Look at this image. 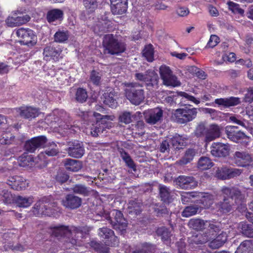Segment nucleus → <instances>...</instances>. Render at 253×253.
Returning <instances> with one entry per match:
<instances>
[{
  "label": "nucleus",
  "mask_w": 253,
  "mask_h": 253,
  "mask_svg": "<svg viewBox=\"0 0 253 253\" xmlns=\"http://www.w3.org/2000/svg\"><path fill=\"white\" fill-rule=\"evenodd\" d=\"M66 115V113L63 110H59L58 109L55 110L53 111L52 114L49 115L46 119V120H49L50 119H52V117H54L53 119L54 121H51V123L52 124V126H53L54 123L58 122L59 123L62 121V118L64 117Z\"/></svg>",
  "instance_id": "obj_36"
},
{
  "label": "nucleus",
  "mask_w": 253,
  "mask_h": 253,
  "mask_svg": "<svg viewBox=\"0 0 253 253\" xmlns=\"http://www.w3.org/2000/svg\"><path fill=\"white\" fill-rule=\"evenodd\" d=\"M228 5L229 8L234 13H239L241 15H243L244 13V10L240 7L239 4L235 2L229 1L228 2Z\"/></svg>",
  "instance_id": "obj_59"
},
{
  "label": "nucleus",
  "mask_w": 253,
  "mask_h": 253,
  "mask_svg": "<svg viewBox=\"0 0 253 253\" xmlns=\"http://www.w3.org/2000/svg\"><path fill=\"white\" fill-rule=\"evenodd\" d=\"M72 146L68 148V154L71 157L76 158H81L84 153L83 144L79 141H74Z\"/></svg>",
  "instance_id": "obj_24"
},
{
  "label": "nucleus",
  "mask_w": 253,
  "mask_h": 253,
  "mask_svg": "<svg viewBox=\"0 0 253 253\" xmlns=\"http://www.w3.org/2000/svg\"><path fill=\"white\" fill-rule=\"evenodd\" d=\"M125 94L127 99L133 104L138 105L145 98L144 90L135 86L132 83L126 84Z\"/></svg>",
  "instance_id": "obj_6"
},
{
  "label": "nucleus",
  "mask_w": 253,
  "mask_h": 253,
  "mask_svg": "<svg viewBox=\"0 0 253 253\" xmlns=\"http://www.w3.org/2000/svg\"><path fill=\"white\" fill-rule=\"evenodd\" d=\"M111 10L114 14H122L127 8V0H110Z\"/></svg>",
  "instance_id": "obj_20"
},
{
  "label": "nucleus",
  "mask_w": 253,
  "mask_h": 253,
  "mask_svg": "<svg viewBox=\"0 0 253 253\" xmlns=\"http://www.w3.org/2000/svg\"><path fill=\"white\" fill-rule=\"evenodd\" d=\"M76 98L78 101L83 102L86 100L87 98V92L85 89L80 88L76 92Z\"/></svg>",
  "instance_id": "obj_58"
},
{
  "label": "nucleus",
  "mask_w": 253,
  "mask_h": 253,
  "mask_svg": "<svg viewBox=\"0 0 253 253\" xmlns=\"http://www.w3.org/2000/svg\"><path fill=\"white\" fill-rule=\"evenodd\" d=\"M239 229L244 235L252 237L253 236V233L251 231V226L245 222H242L239 224Z\"/></svg>",
  "instance_id": "obj_48"
},
{
  "label": "nucleus",
  "mask_w": 253,
  "mask_h": 253,
  "mask_svg": "<svg viewBox=\"0 0 253 253\" xmlns=\"http://www.w3.org/2000/svg\"><path fill=\"white\" fill-rule=\"evenodd\" d=\"M115 92L113 90L109 92H105L102 97V100L106 105L112 108H116L118 106V103L115 99Z\"/></svg>",
  "instance_id": "obj_28"
},
{
  "label": "nucleus",
  "mask_w": 253,
  "mask_h": 253,
  "mask_svg": "<svg viewBox=\"0 0 253 253\" xmlns=\"http://www.w3.org/2000/svg\"><path fill=\"white\" fill-rule=\"evenodd\" d=\"M7 184L13 189L21 190L26 189L29 185L28 182L23 177L18 176H9Z\"/></svg>",
  "instance_id": "obj_15"
},
{
  "label": "nucleus",
  "mask_w": 253,
  "mask_h": 253,
  "mask_svg": "<svg viewBox=\"0 0 253 253\" xmlns=\"http://www.w3.org/2000/svg\"><path fill=\"white\" fill-rule=\"evenodd\" d=\"M186 139L178 134H175L171 138L170 144L174 149H179L185 145Z\"/></svg>",
  "instance_id": "obj_35"
},
{
  "label": "nucleus",
  "mask_w": 253,
  "mask_h": 253,
  "mask_svg": "<svg viewBox=\"0 0 253 253\" xmlns=\"http://www.w3.org/2000/svg\"><path fill=\"white\" fill-rule=\"evenodd\" d=\"M196 154V151L193 149H189L185 152L184 156L180 160L181 164H186L192 161Z\"/></svg>",
  "instance_id": "obj_46"
},
{
  "label": "nucleus",
  "mask_w": 253,
  "mask_h": 253,
  "mask_svg": "<svg viewBox=\"0 0 253 253\" xmlns=\"http://www.w3.org/2000/svg\"><path fill=\"white\" fill-rule=\"evenodd\" d=\"M17 13H20L18 11L14 12L6 19L5 23L7 26L10 27L19 26L26 23L30 20L29 15L19 16L17 15Z\"/></svg>",
  "instance_id": "obj_12"
},
{
  "label": "nucleus",
  "mask_w": 253,
  "mask_h": 253,
  "mask_svg": "<svg viewBox=\"0 0 253 253\" xmlns=\"http://www.w3.org/2000/svg\"><path fill=\"white\" fill-rule=\"evenodd\" d=\"M222 192L223 194L224 202L216 205V209L218 212L224 213L230 211L232 206L229 203L231 202L230 200L232 201L234 200L240 211L243 212L246 211L247 209L244 204L243 196L237 189L224 187L222 188Z\"/></svg>",
  "instance_id": "obj_1"
},
{
  "label": "nucleus",
  "mask_w": 253,
  "mask_h": 253,
  "mask_svg": "<svg viewBox=\"0 0 253 253\" xmlns=\"http://www.w3.org/2000/svg\"><path fill=\"white\" fill-rule=\"evenodd\" d=\"M197 194L194 192H182L181 194V201L183 204H186L193 202L192 199L197 197Z\"/></svg>",
  "instance_id": "obj_54"
},
{
  "label": "nucleus",
  "mask_w": 253,
  "mask_h": 253,
  "mask_svg": "<svg viewBox=\"0 0 253 253\" xmlns=\"http://www.w3.org/2000/svg\"><path fill=\"white\" fill-rule=\"evenodd\" d=\"M99 236L105 239H109L110 242L109 244L112 246L118 245V238L114 235L113 231L106 227L99 228L98 230Z\"/></svg>",
  "instance_id": "obj_21"
},
{
  "label": "nucleus",
  "mask_w": 253,
  "mask_h": 253,
  "mask_svg": "<svg viewBox=\"0 0 253 253\" xmlns=\"http://www.w3.org/2000/svg\"><path fill=\"white\" fill-rule=\"evenodd\" d=\"M92 245L94 246V249L98 253H108L109 248L107 247L104 246L103 245L96 243H92Z\"/></svg>",
  "instance_id": "obj_62"
},
{
  "label": "nucleus",
  "mask_w": 253,
  "mask_h": 253,
  "mask_svg": "<svg viewBox=\"0 0 253 253\" xmlns=\"http://www.w3.org/2000/svg\"><path fill=\"white\" fill-rule=\"evenodd\" d=\"M160 194L162 200L165 202H169L170 199V192L165 186H160Z\"/></svg>",
  "instance_id": "obj_50"
},
{
  "label": "nucleus",
  "mask_w": 253,
  "mask_h": 253,
  "mask_svg": "<svg viewBox=\"0 0 253 253\" xmlns=\"http://www.w3.org/2000/svg\"><path fill=\"white\" fill-rule=\"evenodd\" d=\"M21 117L25 118H36L39 116V111L31 107H23L16 110Z\"/></svg>",
  "instance_id": "obj_27"
},
{
  "label": "nucleus",
  "mask_w": 253,
  "mask_h": 253,
  "mask_svg": "<svg viewBox=\"0 0 253 253\" xmlns=\"http://www.w3.org/2000/svg\"><path fill=\"white\" fill-rule=\"evenodd\" d=\"M63 15V11L58 9H53L49 11L47 14V20L49 22L61 20Z\"/></svg>",
  "instance_id": "obj_34"
},
{
  "label": "nucleus",
  "mask_w": 253,
  "mask_h": 253,
  "mask_svg": "<svg viewBox=\"0 0 253 253\" xmlns=\"http://www.w3.org/2000/svg\"><path fill=\"white\" fill-rule=\"evenodd\" d=\"M61 51L52 46L46 47L43 51L44 59L45 60H57L59 59Z\"/></svg>",
  "instance_id": "obj_26"
},
{
  "label": "nucleus",
  "mask_w": 253,
  "mask_h": 253,
  "mask_svg": "<svg viewBox=\"0 0 253 253\" xmlns=\"http://www.w3.org/2000/svg\"><path fill=\"white\" fill-rule=\"evenodd\" d=\"M121 155L122 159L125 162L127 166L130 168L133 169L134 170H135V166L131 159L130 157L125 151H122L121 152Z\"/></svg>",
  "instance_id": "obj_55"
},
{
  "label": "nucleus",
  "mask_w": 253,
  "mask_h": 253,
  "mask_svg": "<svg viewBox=\"0 0 253 253\" xmlns=\"http://www.w3.org/2000/svg\"><path fill=\"white\" fill-rule=\"evenodd\" d=\"M209 240L210 239L206 235L203 236L201 234L193 235L189 239V243L192 245L203 244Z\"/></svg>",
  "instance_id": "obj_39"
},
{
  "label": "nucleus",
  "mask_w": 253,
  "mask_h": 253,
  "mask_svg": "<svg viewBox=\"0 0 253 253\" xmlns=\"http://www.w3.org/2000/svg\"><path fill=\"white\" fill-rule=\"evenodd\" d=\"M73 191L76 193L84 195H87L88 193V191L85 186L80 185H75L73 188Z\"/></svg>",
  "instance_id": "obj_61"
},
{
  "label": "nucleus",
  "mask_w": 253,
  "mask_h": 253,
  "mask_svg": "<svg viewBox=\"0 0 253 253\" xmlns=\"http://www.w3.org/2000/svg\"><path fill=\"white\" fill-rule=\"evenodd\" d=\"M159 73L163 82L170 75L172 72L169 66L163 65L160 66L159 68Z\"/></svg>",
  "instance_id": "obj_52"
},
{
  "label": "nucleus",
  "mask_w": 253,
  "mask_h": 253,
  "mask_svg": "<svg viewBox=\"0 0 253 253\" xmlns=\"http://www.w3.org/2000/svg\"><path fill=\"white\" fill-rule=\"evenodd\" d=\"M109 23V21L100 22L98 24H97L94 27V32L96 33H99V32L105 31L106 29H108Z\"/></svg>",
  "instance_id": "obj_60"
},
{
  "label": "nucleus",
  "mask_w": 253,
  "mask_h": 253,
  "mask_svg": "<svg viewBox=\"0 0 253 253\" xmlns=\"http://www.w3.org/2000/svg\"><path fill=\"white\" fill-rule=\"evenodd\" d=\"M14 200L12 195L7 190L0 189V201H2L5 204L11 203Z\"/></svg>",
  "instance_id": "obj_40"
},
{
  "label": "nucleus",
  "mask_w": 253,
  "mask_h": 253,
  "mask_svg": "<svg viewBox=\"0 0 253 253\" xmlns=\"http://www.w3.org/2000/svg\"><path fill=\"white\" fill-rule=\"evenodd\" d=\"M198 208L194 206L187 207L183 211L182 215L183 217H188L195 215L198 211Z\"/></svg>",
  "instance_id": "obj_56"
},
{
  "label": "nucleus",
  "mask_w": 253,
  "mask_h": 253,
  "mask_svg": "<svg viewBox=\"0 0 253 253\" xmlns=\"http://www.w3.org/2000/svg\"><path fill=\"white\" fill-rule=\"evenodd\" d=\"M54 40L57 42H64L69 38V34L67 31H58L54 35Z\"/></svg>",
  "instance_id": "obj_45"
},
{
  "label": "nucleus",
  "mask_w": 253,
  "mask_h": 253,
  "mask_svg": "<svg viewBox=\"0 0 253 253\" xmlns=\"http://www.w3.org/2000/svg\"><path fill=\"white\" fill-rule=\"evenodd\" d=\"M178 96L182 97L183 98L187 99L188 101H190L195 104H199L200 103L199 99L196 98L194 96L189 94L188 93L183 92L179 91L177 92Z\"/></svg>",
  "instance_id": "obj_57"
},
{
  "label": "nucleus",
  "mask_w": 253,
  "mask_h": 253,
  "mask_svg": "<svg viewBox=\"0 0 253 253\" xmlns=\"http://www.w3.org/2000/svg\"><path fill=\"white\" fill-rule=\"evenodd\" d=\"M115 116L113 115L102 116L101 114L95 112H86L84 115V119L85 121L90 120L96 121L95 124L92 123L91 126H89V129L86 128V133H89L94 137L97 136L99 134L103 133L106 128H110L113 126L112 123L115 120Z\"/></svg>",
  "instance_id": "obj_2"
},
{
  "label": "nucleus",
  "mask_w": 253,
  "mask_h": 253,
  "mask_svg": "<svg viewBox=\"0 0 253 253\" xmlns=\"http://www.w3.org/2000/svg\"><path fill=\"white\" fill-rule=\"evenodd\" d=\"M237 126H227L225 128L228 138L234 142L243 143L245 146L250 142L249 137L244 132L237 131Z\"/></svg>",
  "instance_id": "obj_9"
},
{
  "label": "nucleus",
  "mask_w": 253,
  "mask_h": 253,
  "mask_svg": "<svg viewBox=\"0 0 253 253\" xmlns=\"http://www.w3.org/2000/svg\"><path fill=\"white\" fill-rule=\"evenodd\" d=\"M136 114L139 115L140 113L139 112H137L134 116H132L129 112H123L119 117L120 121L126 124H129L131 122L132 118H133L134 119H135Z\"/></svg>",
  "instance_id": "obj_44"
},
{
  "label": "nucleus",
  "mask_w": 253,
  "mask_h": 253,
  "mask_svg": "<svg viewBox=\"0 0 253 253\" xmlns=\"http://www.w3.org/2000/svg\"><path fill=\"white\" fill-rule=\"evenodd\" d=\"M103 46L105 52L111 54H119L123 52L125 49L124 44L119 42L112 34L104 36Z\"/></svg>",
  "instance_id": "obj_5"
},
{
  "label": "nucleus",
  "mask_w": 253,
  "mask_h": 253,
  "mask_svg": "<svg viewBox=\"0 0 253 253\" xmlns=\"http://www.w3.org/2000/svg\"><path fill=\"white\" fill-rule=\"evenodd\" d=\"M112 215H115L114 220L111 219L110 216L106 215V218L110 221V223L116 230L123 231L125 230L127 226L126 220L123 217V213L118 211H113Z\"/></svg>",
  "instance_id": "obj_10"
},
{
  "label": "nucleus",
  "mask_w": 253,
  "mask_h": 253,
  "mask_svg": "<svg viewBox=\"0 0 253 253\" xmlns=\"http://www.w3.org/2000/svg\"><path fill=\"white\" fill-rule=\"evenodd\" d=\"M189 225L195 230H200L205 228V223L200 219H192L189 222Z\"/></svg>",
  "instance_id": "obj_43"
},
{
  "label": "nucleus",
  "mask_w": 253,
  "mask_h": 253,
  "mask_svg": "<svg viewBox=\"0 0 253 253\" xmlns=\"http://www.w3.org/2000/svg\"><path fill=\"white\" fill-rule=\"evenodd\" d=\"M30 14L32 17H34L35 19H39V18L42 17L44 15V12L42 10L38 9H32Z\"/></svg>",
  "instance_id": "obj_64"
},
{
  "label": "nucleus",
  "mask_w": 253,
  "mask_h": 253,
  "mask_svg": "<svg viewBox=\"0 0 253 253\" xmlns=\"http://www.w3.org/2000/svg\"><path fill=\"white\" fill-rule=\"evenodd\" d=\"M226 233L222 232L209 243V246L212 249H217L221 247L227 240Z\"/></svg>",
  "instance_id": "obj_30"
},
{
  "label": "nucleus",
  "mask_w": 253,
  "mask_h": 253,
  "mask_svg": "<svg viewBox=\"0 0 253 253\" xmlns=\"http://www.w3.org/2000/svg\"><path fill=\"white\" fill-rule=\"evenodd\" d=\"M230 148L228 144L213 143L211 148V152L215 157H225L228 155Z\"/></svg>",
  "instance_id": "obj_17"
},
{
  "label": "nucleus",
  "mask_w": 253,
  "mask_h": 253,
  "mask_svg": "<svg viewBox=\"0 0 253 253\" xmlns=\"http://www.w3.org/2000/svg\"><path fill=\"white\" fill-rule=\"evenodd\" d=\"M163 114L162 110L159 108L148 110L144 113L146 122L150 124H155L160 121Z\"/></svg>",
  "instance_id": "obj_14"
},
{
  "label": "nucleus",
  "mask_w": 253,
  "mask_h": 253,
  "mask_svg": "<svg viewBox=\"0 0 253 253\" xmlns=\"http://www.w3.org/2000/svg\"><path fill=\"white\" fill-rule=\"evenodd\" d=\"M59 124V127L60 128L58 130L61 131V133H68L69 132H72L71 128H72V126H71V128L69 127L70 126L69 125L65 124L64 122L62 121H61Z\"/></svg>",
  "instance_id": "obj_63"
},
{
  "label": "nucleus",
  "mask_w": 253,
  "mask_h": 253,
  "mask_svg": "<svg viewBox=\"0 0 253 253\" xmlns=\"http://www.w3.org/2000/svg\"><path fill=\"white\" fill-rule=\"evenodd\" d=\"M15 32L17 37L20 39V43L23 45L32 47L36 44L37 37L33 30L21 28L16 30Z\"/></svg>",
  "instance_id": "obj_7"
},
{
  "label": "nucleus",
  "mask_w": 253,
  "mask_h": 253,
  "mask_svg": "<svg viewBox=\"0 0 253 253\" xmlns=\"http://www.w3.org/2000/svg\"><path fill=\"white\" fill-rule=\"evenodd\" d=\"M83 4L85 8L84 16L86 18V14L93 13L98 6L97 0H83Z\"/></svg>",
  "instance_id": "obj_31"
},
{
  "label": "nucleus",
  "mask_w": 253,
  "mask_h": 253,
  "mask_svg": "<svg viewBox=\"0 0 253 253\" xmlns=\"http://www.w3.org/2000/svg\"><path fill=\"white\" fill-rule=\"evenodd\" d=\"M58 152L57 145L54 143H52L50 147L47 149L44 152H41L38 155V158L41 161H45L47 158L46 156H55Z\"/></svg>",
  "instance_id": "obj_32"
},
{
  "label": "nucleus",
  "mask_w": 253,
  "mask_h": 253,
  "mask_svg": "<svg viewBox=\"0 0 253 253\" xmlns=\"http://www.w3.org/2000/svg\"><path fill=\"white\" fill-rule=\"evenodd\" d=\"M64 165L67 170L71 171H78L83 166L81 162L71 159L65 160Z\"/></svg>",
  "instance_id": "obj_29"
},
{
  "label": "nucleus",
  "mask_w": 253,
  "mask_h": 253,
  "mask_svg": "<svg viewBox=\"0 0 253 253\" xmlns=\"http://www.w3.org/2000/svg\"><path fill=\"white\" fill-rule=\"evenodd\" d=\"M234 162L238 166L246 167L252 161L251 156L244 152H236L234 156Z\"/></svg>",
  "instance_id": "obj_23"
},
{
  "label": "nucleus",
  "mask_w": 253,
  "mask_h": 253,
  "mask_svg": "<svg viewBox=\"0 0 253 253\" xmlns=\"http://www.w3.org/2000/svg\"><path fill=\"white\" fill-rule=\"evenodd\" d=\"M143 55L148 61H153L154 58V50L152 45L149 44L145 46L143 51Z\"/></svg>",
  "instance_id": "obj_47"
},
{
  "label": "nucleus",
  "mask_w": 253,
  "mask_h": 253,
  "mask_svg": "<svg viewBox=\"0 0 253 253\" xmlns=\"http://www.w3.org/2000/svg\"><path fill=\"white\" fill-rule=\"evenodd\" d=\"M63 206L70 209H75L79 208L82 204L80 198L72 194L68 195L62 201Z\"/></svg>",
  "instance_id": "obj_22"
},
{
  "label": "nucleus",
  "mask_w": 253,
  "mask_h": 253,
  "mask_svg": "<svg viewBox=\"0 0 253 253\" xmlns=\"http://www.w3.org/2000/svg\"><path fill=\"white\" fill-rule=\"evenodd\" d=\"M136 80L143 82L146 85H153L157 83L158 76L154 71H147L145 73H136Z\"/></svg>",
  "instance_id": "obj_13"
},
{
  "label": "nucleus",
  "mask_w": 253,
  "mask_h": 253,
  "mask_svg": "<svg viewBox=\"0 0 253 253\" xmlns=\"http://www.w3.org/2000/svg\"><path fill=\"white\" fill-rule=\"evenodd\" d=\"M164 84L167 86L177 87L181 85V83L177 77L172 73L163 82Z\"/></svg>",
  "instance_id": "obj_37"
},
{
  "label": "nucleus",
  "mask_w": 253,
  "mask_h": 253,
  "mask_svg": "<svg viewBox=\"0 0 253 253\" xmlns=\"http://www.w3.org/2000/svg\"><path fill=\"white\" fill-rule=\"evenodd\" d=\"M197 114L196 108H189L185 107L184 108L175 110L173 113V118L177 123L184 124L194 119L196 117Z\"/></svg>",
  "instance_id": "obj_8"
},
{
  "label": "nucleus",
  "mask_w": 253,
  "mask_h": 253,
  "mask_svg": "<svg viewBox=\"0 0 253 253\" xmlns=\"http://www.w3.org/2000/svg\"><path fill=\"white\" fill-rule=\"evenodd\" d=\"M175 182L177 185L182 189L194 188L198 184L197 182L195 180L193 177L184 175L179 176L175 179Z\"/></svg>",
  "instance_id": "obj_18"
},
{
  "label": "nucleus",
  "mask_w": 253,
  "mask_h": 253,
  "mask_svg": "<svg viewBox=\"0 0 253 253\" xmlns=\"http://www.w3.org/2000/svg\"><path fill=\"white\" fill-rule=\"evenodd\" d=\"M213 166L211 160L207 157H202L199 160L198 167L202 170H206L211 168Z\"/></svg>",
  "instance_id": "obj_42"
},
{
  "label": "nucleus",
  "mask_w": 253,
  "mask_h": 253,
  "mask_svg": "<svg viewBox=\"0 0 253 253\" xmlns=\"http://www.w3.org/2000/svg\"><path fill=\"white\" fill-rule=\"evenodd\" d=\"M47 141L44 136H40L27 141L25 144V149L30 152H33L39 147L44 146Z\"/></svg>",
  "instance_id": "obj_16"
},
{
  "label": "nucleus",
  "mask_w": 253,
  "mask_h": 253,
  "mask_svg": "<svg viewBox=\"0 0 253 253\" xmlns=\"http://www.w3.org/2000/svg\"><path fill=\"white\" fill-rule=\"evenodd\" d=\"M19 165L20 167H25L32 165L33 160L30 155L27 153H24L18 159Z\"/></svg>",
  "instance_id": "obj_41"
},
{
  "label": "nucleus",
  "mask_w": 253,
  "mask_h": 253,
  "mask_svg": "<svg viewBox=\"0 0 253 253\" xmlns=\"http://www.w3.org/2000/svg\"><path fill=\"white\" fill-rule=\"evenodd\" d=\"M241 171L239 169H228L226 168H218L216 171V176L221 179H225L239 175Z\"/></svg>",
  "instance_id": "obj_19"
},
{
  "label": "nucleus",
  "mask_w": 253,
  "mask_h": 253,
  "mask_svg": "<svg viewBox=\"0 0 253 253\" xmlns=\"http://www.w3.org/2000/svg\"><path fill=\"white\" fill-rule=\"evenodd\" d=\"M101 76L100 72L93 70L90 73L89 81L93 84L98 85L101 82Z\"/></svg>",
  "instance_id": "obj_49"
},
{
  "label": "nucleus",
  "mask_w": 253,
  "mask_h": 253,
  "mask_svg": "<svg viewBox=\"0 0 253 253\" xmlns=\"http://www.w3.org/2000/svg\"><path fill=\"white\" fill-rule=\"evenodd\" d=\"M53 233L56 236L59 235L61 236H74L77 239H73L72 240L71 244L72 245H76L78 244L77 240L78 238H83L84 235L87 234L89 231V229L88 227H83L81 228H77L76 227H72L70 229L67 226L63 225H59L52 227Z\"/></svg>",
  "instance_id": "obj_3"
},
{
  "label": "nucleus",
  "mask_w": 253,
  "mask_h": 253,
  "mask_svg": "<svg viewBox=\"0 0 253 253\" xmlns=\"http://www.w3.org/2000/svg\"><path fill=\"white\" fill-rule=\"evenodd\" d=\"M239 246H242V253H253V244L250 240H246L243 242Z\"/></svg>",
  "instance_id": "obj_53"
},
{
  "label": "nucleus",
  "mask_w": 253,
  "mask_h": 253,
  "mask_svg": "<svg viewBox=\"0 0 253 253\" xmlns=\"http://www.w3.org/2000/svg\"><path fill=\"white\" fill-rule=\"evenodd\" d=\"M55 209H51V204L43 199L37 202L33 208V212L35 215H55Z\"/></svg>",
  "instance_id": "obj_11"
},
{
  "label": "nucleus",
  "mask_w": 253,
  "mask_h": 253,
  "mask_svg": "<svg viewBox=\"0 0 253 253\" xmlns=\"http://www.w3.org/2000/svg\"><path fill=\"white\" fill-rule=\"evenodd\" d=\"M157 233L158 235L161 236L162 240L164 242L168 241L171 236L170 233L164 227L158 228Z\"/></svg>",
  "instance_id": "obj_51"
},
{
  "label": "nucleus",
  "mask_w": 253,
  "mask_h": 253,
  "mask_svg": "<svg viewBox=\"0 0 253 253\" xmlns=\"http://www.w3.org/2000/svg\"><path fill=\"white\" fill-rule=\"evenodd\" d=\"M16 201L19 207L27 208L33 203L34 198L32 196L28 197L18 196L17 197Z\"/></svg>",
  "instance_id": "obj_38"
},
{
  "label": "nucleus",
  "mask_w": 253,
  "mask_h": 253,
  "mask_svg": "<svg viewBox=\"0 0 253 253\" xmlns=\"http://www.w3.org/2000/svg\"><path fill=\"white\" fill-rule=\"evenodd\" d=\"M214 102L219 107L227 108L239 104L240 103V100L238 97H231L216 99Z\"/></svg>",
  "instance_id": "obj_25"
},
{
  "label": "nucleus",
  "mask_w": 253,
  "mask_h": 253,
  "mask_svg": "<svg viewBox=\"0 0 253 253\" xmlns=\"http://www.w3.org/2000/svg\"><path fill=\"white\" fill-rule=\"evenodd\" d=\"M222 127L215 124L210 125L207 128L204 126L200 125L196 129V134L198 136L202 134L205 136V141L209 142L220 137Z\"/></svg>",
  "instance_id": "obj_4"
},
{
  "label": "nucleus",
  "mask_w": 253,
  "mask_h": 253,
  "mask_svg": "<svg viewBox=\"0 0 253 253\" xmlns=\"http://www.w3.org/2000/svg\"><path fill=\"white\" fill-rule=\"evenodd\" d=\"M197 197L200 198V203L202 205L201 207L202 208H209L213 203L214 200L213 196L208 193H198Z\"/></svg>",
  "instance_id": "obj_33"
}]
</instances>
